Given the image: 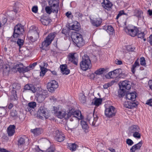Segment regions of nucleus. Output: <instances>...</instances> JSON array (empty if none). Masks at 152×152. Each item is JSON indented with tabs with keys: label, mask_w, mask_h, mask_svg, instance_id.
<instances>
[{
	"label": "nucleus",
	"mask_w": 152,
	"mask_h": 152,
	"mask_svg": "<svg viewBox=\"0 0 152 152\" xmlns=\"http://www.w3.org/2000/svg\"><path fill=\"white\" fill-rule=\"evenodd\" d=\"M69 116L70 122L69 123V128L71 129L76 128L79 124V119L81 118V114L80 111L75 110Z\"/></svg>",
	"instance_id": "obj_1"
},
{
	"label": "nucleus",
	"mask_w": 152,
	"mask_h": 152,
	"mask_svg": "<svg viewBox=\"0 0 152 152\" xmlns=\"http://www.w3.org/2000/svg\"><path fill=\"white\" fill-rule=\"evenodd\" d=\"M74 109H72L70 110L67 114L66 113L65 111L59 110V108L57 107H53V109L52 110V113L55 114L58 118L60 119L64 118L65 119L69 118V116L72 113H73Z\"/></svg>",
	"instance_id": "obj_2"
},
{
	"label": "nucleus",
	"mask_w": 152,
	"mask_h": 152,
	"mask_svg": "<svg viewBox=\"0 0 152 152\" xmlns=\"http://www.w3.org/2000/svg\"><path fill=\"white\" fill-rule=\"evenodd\" d=\"M71 38L74 43L78 47L80 48L85 44V41L82 35L78 32H72Z\"/></svg>",
	"instance_id": "obj_3"
},
{
	"label": "nucleus",
	"mask_w": 152,
	"mask_h": 152,
	"mask_svg": "<svg viewBox=\"0 0 152 152\" xmlns=\"http://www.w3.org/2000/svg\"><path fill=\"white\" fill-rule=\"evenodd\" d=\"M80 65L81 69L84 71H86L91 68V61L87 55H85L82 57V60L80 63Z\"/></svg>",
	"instance_id": "obj_4"
},
{
	"label": "nucleus",
	"mask_w": 152,
	"mask_h": 152,
	"mask_svg": "<svg viewBox=\"0 0 152 152\" xmlns=\"http://www.w3.org/2000/svg\"><path fill=\"white\" fill-rule=\"evenodd\" d=\"M24 26L21 24H17L14 27L13 34V37L14 38H17L20 35L22 34L24 31Z\"/></svg>",
	"instance_id": "obj_5"
},
{
	"label": "nucleus",
	"mask_w": 152,
	"mask_h": 152,
	"mask_svg": "<svg viewBox=\"0 0 152 152\" xmlns=\"http://www.w3.org/2000/svg\"><path fill=\"white\" fill-rule=\"evenodd\" d=\"M57 34L55 32L50 33L46 38L45 40L42 42V45L46 47L49 46Z\"/></svg>",
	"instance_id": "obj_6"
},
{
	"label": "nucleus",
	"mask_w": 152,
	"mask_h": 152,
	"mask_svg": "<svg viewBox=\"0 0 152 152\" xmlns=\"http://www.w3.org/2000/svg\"><path fill=\"white\" fill-rule=\"evenodd\" d=\"M98 118L96 115H94L93 113H91L87 115L86 120L90 125L96 126L98 125V124H96V122Z\"/></svg>",
	"instance_id": "obj_7"
},
{
	"label": "nucleus",
	"mask_w": 152,
	"mask_h": 152,
	"mask_svg": "<svg viewBox=\"0 0 152 152\" xmlns=\"http://www.w3.org/2000/svg\"><path fill=\"white\" fill-rule=\"evenodd\" d=\"M13 88L15 90H13L11 92V95L10 96V100L11 101H16L18 99V97L16 94V90L20 88V86L19 84L16 83H13L12 85Z\"/></svg>",
	"instance_id": "obj_8"
},
{
	"label": "nucleus",
	"mask_w": 152,
	"mask_h": 152,
	"mask_svg": "<svg viewBox=\"0 0 152 152\" xmlns=\"http://www.w3.org/2000/svg\"><path fill=\"white\" fill-rule=\"evenodd\" d=\"M48 96V93L46 91L41 90L37 92V100L39 102H42Z\"/></svg>",
	"instance_id": "obj_9"
},
{
	"label": "nucleus",
	"mask_w": 152,
	"mask_h": 152,
	"mask_svg": "<svg viewBox=\"0 0 152 152\" xmlns=\"http://www.w3.org/2000/svg\"><path fill=\"white\" fill-rule=\"evenodd\" d=\"M0 69H1L4 75H8L10 71V66L7 64L4 63L3 60H0Z\"/></svg>",
	"instance_id": "obj_10"
},
{
	"label": "nucleus",
	"mask_w": 152,
	"mask_h": 152,
	"mask_svg": "<svg viewBox=\"0 0 152 152\" xmlns=\"http://www.w3.org/2000/svg\"><path fill=\"white\" fill-rule=\"evenodd\" d=\"M116 112V111L115 108L113 106H111L106 109L105 111V114L107 117L110 118L114 116Z\"/></svg>",
	"instance_id": "obj_11"
},
{
	"label": "nucleus",
	"mask_w": 152,
	"mask_h": 152,
	"mask_svg": "<svg viewBox=\"0 0 152 152\" xmlns=\"http://www.w3.org/2000/svg\"><path fill=\"white\" fill-rule=\"evenodd\" d=\"M139 30L138 28L135 27H134L132 29L129 28L127 27H126L124 28V31L127 34L133 37L137 35Z\"/></svg>",
	"instance_id": "obj_12"
},
{
	"label": "nucleus",
	"mask_w": 152,
	"mask_h": 152,
	"mask_svg": "<svg viewBox=\"0 0 152 152\" xmlns=\"http://www.w3.org/2000/svg\"><path fill=\"white\" fill-rule=\"evenodd\" d=\"M48 4L53 10V12H55L57 13L58 7V0H49L48 1Z\"/></svg>",
	"instance_id": "obj_13"
},
{
	"label": "nucleus",
	"mask_w": 152,
	"mask_h": 152,
	"mask_svg": "<svg viewBox=\"0 0 152 152\" xmlns=\"http://www.w3.org/2000/svg\"><path fill=\"white\" fill-rule=\"evenodd\" d=\"M54 133L55 138L58 142H61L64 140L65 138V136L61 132L58 130H56Z\"/></svg>",
	"instance_id": "obj_14"
},
{
	"label": "nucleus",
	"mask_w": 152,
	"mask_h": 152,
	"mask_svg": "<svg viewBox=\"0 0 152 152\" xmlns=\"http://www.w3.org/2000/svg\"><path fill=\"white\" fill-rule=\"evenodd\" d=\"M121 70L120 69H118L110 72L105 75V77L107 79L114 78L118 75Z\"/></svg>",
	"instance_id": "obj_15"
},
{
	"label": "nucleus",
	"mask_w": 152,
	"mask_h": 152,
	"mask_svg": "<svg viewBox=\"0 0 152 152\" xmlns=\"http://www.w3.org/2000/svg\"><path fill=\"white\" fill-rule=\"evenodd\" d=\"M58 86V83L55 80H53L48 83V90L50 92H53Z\"/></svg>",
	"instance_id": "obj_16"
},
{
	"label": "nucleus",
	"mask_w": 152,
	"mask_h": 152,
	"mask_svg": "<svg viewBox=\"0 0 152 152\" xmlns=\"http://www.w3.org/2000/svg\"><path fill=\"white\" fill-rule=\"evenodd\" d=\"M37 115L40 117L44 116L46 118H48V111L46 109L44 106H41L37 112Z\"/></svg>",
	"instance_id": "obj_17"
},
{
	"label": "nucleus",
	"mask_w": 152,
	"mask_h": 152,
	"mask_svg": "<svg viewBox=\"0 0 152 152\" xmlns=\"http://www.w3.org/2000/svg\"><path fill=\"white\" fill-rule=\"evenodd\" d=\"M124 106L126 108L132 109L137 106V104L134 102H125L124 104Z\"/></svg>",
	"instance_id": "obj_18"
},
{
	"label": "nucleus",
	"mask_w": 152,
	"mask_h": 152,
	"mask_svg": "<svg viewBox=\"0 0 152 152\" xmlns=\"http://www.w3.org/2000/svg\"><path fill=\"white\" fill-rule=\"evenodd\" d=\"M102 5L103 7L108 10L111 8L113 4L109 0H104L102 3Z\"/></svg>",
	"instance_id": "obj_19"
},
{
	"label": "nucleus",
	"mask_w": 152,
	"mask_h": 152,
	"mask_svg": "<svg viewBox=\"0 0 152 152\" xmlns=\"http://www.w3.org/2000/svg\"><path fill=\"white\" fill-rule=\"evenodd\" d=\"M131 82L127 80H125L123 81L121 83V86L122 88L125 89L129 90L131 88Z\"/></svg>",
	"instance_id": "obj_20"
},
{
	"label": "nucleus",
	"mask_w": 152,
	"mask_h": 152,
	"mask_svg": "<svg viewBox=\"0 0 152 152\" xmlns=\"http://www.w3.org/2000/svg\"><path fill=\"white\" fill-rule=\"evenodd\" d=\"M136 95V93H127L126 94V99L132 101V102L135 101Z\"/></svg>",
	"instance_id": "obj_21"
},
{
	"label": "nucleus",
	"mask_w": 152,
	"mask_h": 152,
	"mask_svg": "<svg viewBox=\"0 0 152 152\" xmlns=\"http://www.w3.org/2000/svg\"><path fill=\"white\" fill-rule=\"evenodd\" d=\"M15 126L14 125H10L8 127L7 129V132L8 135L9 136H12L15 133Z\"/></svg>",
	"instance_id": "obj_22"
},
{
	"label": "nucleus",
	"mask_w": 152,
	"mask_h": 152,
	"mask_svg": "<svg viewBox=\"0 0 152 152\" xmlns=\"http://www.w3.org/2000/svg\"><path fill=\"white\" fill-rule=\"evenodd\" d=\"M36 103L35 102H29L27 105V108H26V111H29L31 113V112L33 111L32 109H34L36 107Z\"/></svg>",
	"instance_id": "obj_23"
},
{
	"label": "nucleus",
	"mask_w": 152,
	"mask_h": 152,
	"mask_svg": "<svg viewBox=\"0 0 152 152\" xmlns=\"http://www.w3.org/2000/svg\"><path fill=\"white\" fill-rule=\"evenodd\" d=\"M61 73L63 74L68 75L70 72V70L67 68L66 64L61 65L60 66Z\"/></svg>",
	"instance_id": "obj_24"
},
{
	"label": "nucleus",
	"mask_w": 152,
	"mask_h": 152,
	"mask_svg": "<svg viewBox=\"0 0 152 152\" xmlns=\"http://www.w3.org/2000/svg\"><path fill=\"white\" fill-rule=\"evenodd\" d=\"M142 144V141L132 146L130 149V151L131 152H135L136 150H140Z\"/></svg>",
	"instance_id": "obj_25"
},
{
	"label": "nucleus",
	"mask_w": 152,
	"mask_h": 152,
	"mask_svg": "<svg viewBox=\"0 0 152 152\" xmlns=\"http://www.w3.org/2000/svg\"><path fill=\"white\" fill-rule=\"evenodd\" d=\"M24 89L26 90H30L33 93H35L36 91L35 87L31 84L26 85L24 86Z\"/></svg>",
	"instance_id": "obj_26"
},
{
	"label": "nucleus",
	"mask_w": 152,
	"mask_h": 152,
	"mask_svg": "<svg viewBox=\"0 0 152 152\" xmlns=\"http://www.w3.org/2000/svg\"><path fill=\"white\" fill-rule=\"evenodd\" d=\"M69 60L76 65L77 64V60L73 53H70L68 57Z\"/></svg>",
	"instance_id": "obj_27"
},
{
	"label": "nucleus",
	"mask_w": 152,
	"mask_h": 152,
	"mask_svg": "<svg viewBox=\"0 0 152 152\" xmlns=\"http://www.w3.org/2000/svg\"><path fill=\"white\" fill-rule=\"evenodd\" d=\"M27 139V138L25 136L20 137L18 140V145L19 146L23 145L25 142L26 140Z\"/></svg>",
	"instance_id": "obj_28"
},
{
	"label": "nucleus",
	"mask_w": 152,
	"mask_h": 152,
	"mask_svg": "<svg viewBox=\"0 0 152 152\" xmlns=\"http://www.w3.org/2000/svg\"><path fill=\"white\" fill-rule=\"evenodd\" d=\"M140 129L137 125H133L129 128V132L131 133H134L137 132H140Z\"/></svg>",
	"instance_id": "obj_29"
},
{
	"label": "nucleus",
	"mask_w": 152,
	"mask_h": 152,
	"mask_svg": "<svg viewBox=\"0 0 152 152\" xmlns=\"http://www.w3.org/2000/svg\"><path fill=\"white\" fill-rule=\"evenodd\" d=\"M126 91L125 90L121 88V87H120V88L118 91V96L120 97H122L124 96L126 94Z\"/></svg>",
	"instance_id": "obj_30"
},
{
	"label": "nucleus",
	"mask_w": 152,
	"mask_h": 152,
	"mask_svg": "<svg viewBox=\"0 0 152 152\" xmlns=\"http://www.w3.org/2000/svg\"><path fill=\"white\" fill-rule=\"evenodd\" d=\"M30 30L31 32L34 33L35 35L37 34L39 35V31L37 27L34 26H32L30 27Z\"/></svg>",
	"instance_id": "obj_31"
},
{
	"label": "nucleus",
	"mask_w": 152,
	"mask_h": 152,
	"mask_svg": "<svg viewBox=\"0 0 152 152\" xmlns=\"http://www.w3.org/2000/svg\"><path fill=\"white\" fill-rule=\"evenodd\" d=\"M31 132L35 135H38L41 134L42 130L40 128H36L34 129H31Z\"/></svg>",
	"instance_id": "obj_32"
},
{
	"label": "nucleus",
	"mask_w": 152,
	"mask_h": 152,
	"mask_svg": "<svg viewBox=\"0 0 152 152\" xmlns=\"http://www.w3.org/2000/svg\"><path fill=\"white\" fill-rule=\"evenodd\" d=\"M139 61L138 59L136 60L133 64L132 65V67L131 68V71L133 73H134L135 72V68L137 66H139Z\"/></svg>",
	"instance_id": "obj_33"
},
{
	"label": "nucleus",
	"mask_w": 152,
	"mask_h": 152,
	"mask_svg": "<svg viewBox=\"0 0 152 152\" xmlns=\"http://www.w3.org/2000/svg\"><path fill=\"white\" fill-rule=\"evenodd\" d=\"M102 22V20L100 19H95L92 21V24L94 26L98 27L100 25Z\"/></svg>",
	"instance_id": "obj_34"
},
{
	"label": "nucleus",
	"mask_w": 152,
	"mask_h": 152,
	"mask_svg": "<svg viewBox=\"0 0 152 152\" xmlns=\"http://www.w3.org/2000/svg\"><path fill=\"white\" fill-rule=\"evenodd\" d=\"M79 100L82 104H84L86 102V96L82 94H80L79 95Z\"/></svg>",
	"instance_id": "obj_35"
},
{
	"label": "nucleus",
	"mask_w": 152,
	"mask_h": 152,
	"mask_svg": "<svg viewBox=\"0 0 152 152\" xmlns=\"http://www.w3.org/2000/svg\"><path fill=\"white\" fill-rule=\"evenodd\" d=\"M134 15L138 18H141L142 15V12L140 10H136L134 11Z\"/></svg>",
	"instance_id": "obj_36"
},
{
	"label": "nucleus",
	"mask_w": 152,
	"mask_h": 152,
	"mask_svg": "<svg viewBox=\"0 0 152 152\" xmlns=\"http://www.w3.org/2000/svg\"><path fill=\"white\" fill-rule=\"evenodd\" d=\"M81 124L82 128L84 130V131L86 132V130L88 128L86 122L84 121H82L81 122Z\"/></svg>",
	"instance_id": "obj_37"
},
{
	"label": "nucleus",
	"mask_w": 152,
	"mask_h": 152,
	"mask_svg": "<svg viewBox=\"0 0 152 152\" xmlns=\"http://www.w3.org/2000/svg\"><path fill=\"white\" fill-rule=\"evenodd\" d=\"M102 101V99L97 98L94 101V102L93 101L92 103H93L94 102V104L96 106H98L101 104Z\"/></svg>",
	"instance_id": "obj_38"
},
{
	"label": "nucleus",
	"mask_w": 152,
	"mask_h": 152,
	"mask_svg": "<svg viewBox=\"0 0 152 152\" xmlns=\"http://www.w3.org/2000/svg\"><path fill=\"white\" fill-rule=\"evenodd\" d=\"M77 145L75 143L70 144L68 145L69 148L72 151L76 150Z\"/></svg>",
	"instance_id": "obj_39"
},
{
	"label": "nucleus",
	"mask_w": 152,
	"mask_h": 152,
	"mask_svg": "<svg viewBox=\"0 0 152 152\" xmlns=\"http://www.w3.org/2000/svg\"><path fill=\"white\" fill-rule=\"evenodd\" d=\"M75 15L77 17L78 19L81 20L82 19V17H83V15L79 12H76L75 14Z\"/></svg>",
	"instance_id": "obj_40"
},
{
	"label": "nucleus",
	"mask_w": 152,
	"mask_h": 152,
	"mask_svg": "<svg viewBox=\"0 0 152 152\" xmlns=\"http://www.w3.org/2000/svg\"><path fill=\"white\" fill-rule=\"evenodd\" d=\"M105 70L104 68H101L96 71L94 73L96 75H101L104 73Z\"/></svg>",
	"instance_id": "obj_41"
},
{
	"label": "nucleus",
	"mask_w": 152,
	"mask_h": 152,
	"mask_svg": "<svg viewBox=\"0 0 152 152\" xmlns=\"http://www.w3.org/2000/svg\"><path fill=\"white\" fill-rule=\"evenodd\" d=\"M47 69L46 68L44 67H41V71L40 72V76L43 77L47 72Z\"/></svg>",
	"instance_id": "obj_42"
},
{
	"label": "nucleus",
	"mask_w": 152,
	"mask_h": 152,
	"mask_svg": "<svg viewBox=\"0 0 152 152\" xmlns=\"http://www.w3.org/2000/svg\"><path fill=\"white\" fill-rule=\"evenodd\" d=\"M6 113V110L4 107H0V117L4 116Z\"/></svg>",
	"instance_id": "obj_43"
},
{
	"label": "nucleus",
	"mask_w": 152,
	"mask_h": 152,
	"mask_svg": "<svg viewBox=\"0 0 152 152\" xmlns=\"http://www.w3.org/2000/svg\"><path fill=\"white\" fill-rule=\"evenodd\" d=\"M70 28L72 30L76 31H78L80 29V28L78 25H75V24L72 25Z\"/></svg>",
	"instance_id": "obj_44"
},
{
	"label": "nucleus",
	"mask_w": 152,
	"mask_h": 152,
	"mask_svg": "<svg viewBox=\"0 0 152 152\" xmlns=\"http://www.w3.org/2000/svg\"><path fill=\"white\" fill-rule=\"evenodd\" d=\"M39 38V35H35L33 36H31L29 37L30 40L32 42H33L36 41Z\"/></svg>",
	"instance_id": "obj_45"
},
{
	"label": "nucleus",
	"mask_w": 152,
	"mask_h": 152,
	"mask_svg": "<svg viewBox=\"0 0 152 152\" xmlns=\"http://www.w3.org/2000/svg\"><path fill=\"white\" fill-rule=\"evenodd\" d=\"M10 115L13 118H16L18 117V113L15 110H12L10 113Z\"/></svg>",
	"instance_id": "obj_46"
},
{
	"label": "nucleus",
	"mask_w": 152,
	"mask_h": 152,
	"mask_svg": "<svg viewBox=\"0 0 152 152\" xmlns=\"http://www.w3.org/2000/svg\"><path fill=\"white\" fill-rule=\"evenodd\" d=\"M23 66V64L20 63L16 64L15 66H14L13 67V69L17 70L18 71L21 68H22V66Z\"/></svg>",
	"instance_id": "obj_47"
},
{
	"label": "nucleus",
	"mask_w": 152,
	"mask_h": 152,
	"mask_svg": "<svg viewBox=\"0 0 152 152\" xmlns=\"http://www.w3.org/2000/svg\"><path fill=\"white\" fill-rule=\"evenodd\" d=\"M42 24L45 26H47L50 23V20L47 18V19H43L42 20Z\"/></svg>",
	"instance_id": "obj_48"
},
{
	"label": "nucleus",
	"mask_w": 152,
	"mask_h": 152,
	"mask_svg": "<svg viewBox=\"0 0 152 152\" xmlns=\"http://www.w3.org/2000/svg\"><path fill=\"white\" fill-rule=\"evenodd\" d=\"M145 35V34L144 32H141L139 30L137 35L138 37L139 38H143Z\"/></svg>",
	"instance_id": "obj_49"
},
{
	"label": "nucleus",
	"mask_w": 152,
	"mask_h": 152,
	"mask_svg": "<svg viewBox=\"0 0 152 152\" xmlns=\"http://www.w3.org/2000/svg\"><path fill=\"white\" fill-rule=\"evenodd\" d=\"M45 10L46 12L48 14H50L52 12H53V10L50 7L46 6L45 8Z\"/></svg>",
	"instance_id": "obj_50"
},
{
	"label": "nucleus",
	"mask_w": 152,
	"mask_h": 152,
	"mask_svg": "<svg viewBox=\"0 0 152 152\" xmlns=\"http://www.w3.org/2000/svg\"><path fill=\"white\" fill-rule=\"evenodd\" d=\"M17 43L19 46L20 48L23 44V40L21 39H18L17 42Z\"/></svg>",
	"instance_id": "obj_51"
},
{
	"label": "nucleus",
	"mask_w": 152,
	"mask_h": 152,
	"mask_svg": "<svg viewBox=\"0 0 152 152\" xmlns=\"http://www.w3.org/2000/svg\"><path fill=\"white\" fill-rule=\"evenodd\" d=\"M140 64L143 66H145L146 64L145 63V58L143 57H141L140 59Z\"/></svg>",
	"instance_id": "obj_52"
},
{
	"label": "nucleus",
	"mask_w": 152,
	"mask_h": 152,
	"mask_svg": "<svg viewBox=\"0 0 152 152\" xmlns=\"http://www.w3.org/2000/svg\"><path fill=\"white\" fill-rule=\"evenodd\" d=\"M107 31L108 32L110 33V34H112L114 31V29L111 26H108Z\"/></svg>",
	"instance_id": "obj_53"
},
{
	"label": "nucleus",
	"mask_w": 152,
	"mask_h": 152,
	"mask_svg": "<svg viewBox=\"0 0 152 152\" xmlns=\"http://www.w3.org/2000/svg\"><path fill=\"white\" fill-rule=\"evenodd\" d=\"M140 132H137L133 134V136L135 138L140 139L141 137V134L139 133Z\"/></svg>",
	"instance_id": "obj_54"
},
{
	"label": "nucleus",
	"mask_w": 152,
	"mask_h": 152,
	"mask_svg": "<svg viewBox=\"0 0 152 152\" xmlns=\"http://www.w3.org/2000/svg\"><path fill=\"white\" fill-rule=\"evenodd\" d=\"M113 85L112 83H107L103 85L104 88L105 89H107L109 87L112 86Z\"/></svg>",
	"instance_id": "obj_55"
},
{
	"label": "nucleus",
	"mask_w": 152,
	"mask_h": 152,
	"mask_svg": "<svg viewBox=\"0 0 152 152\" xmlns=\"http://www.w3.org/2000/svg\"><path fill=\"white\" fill-rule=\"evenodd\" d=\"M123 14L125 15H126V14H125L124 13V11L123 10H121V11H120L119 12L118 14V15H117V16L116 19H118L120 16H121Z\"/></svg>",
	"instance_id": "obj_56"
},
{
	"label": "nucleus",
	"mask_w": 152,
	"mask_h": 152,
	"mask_svg": "<svg viewBox=\"0 0 152 152\" xmlns=\"http://www.w3.org/2000/svg\"><path fill=\"white\" fill-rule=\"evenodd\" d=\"M126 142L129 145H132L134 143L133 142L131 139H129L126 140Z\"/></svg>",
	"instance_id": "obj_57"
},
{
	"label": "nucleus",
	"mask_w": 152,
	"mask_h": 152,
	"mask_svg": "<svg viewBox=\"0 0 152 152\" xmlns=\"http://www.w3.org/2000/svg\"><path fill=\"white\" fill-rule=\"evenodd\" d=\"M146 104L150 106H152V99H151L147 101Z\"/></svg>",
	"instance_id": "obj_58"
},
{
	"label": "nucleus",
	"mask_w": 152,
	"mask_h": 152,
	"mask_svg": "<svg viewBox=\"0 0 152 152\" xmlns=\"http://www.w3.org/2000/svg\"><path fill=\"white\" fill-rule=\"evenodd\" d=\"M32 11L34 13H37L38 11L37 7L35 6H34L32 8Z\"/></svg>",
	"instance_id": "obj_59"
},
{
	"label": "nucleus",
	"mask_w": 152,
	"mask_h": 152,
	"mask_svg": "<svg viewBox=\"0 0 152 152\" xmlns=\"http://www.w3.org/2000/svg\"><path fill=\"white\" fill-rule=\"evenodd\" d=\"M115 63L117 65H121L122 64V61L117 59L115 60Z\"/></svg>",
	"instance_id": "obj_60"
},
{
	"label": "nucleus",
	"mask_w": 152,
	"mask_h": 152,
	"mask_svg": "<svg viewBox=\"0 0 152 152\" xmlns=\"http://www.w3.org/2000/svg\"><path fill=\"white\" fill-rule=\"evenodd\" d=\"M24 70V67L23 66H22V68H21L18 70V71L20 73H24L25 72Z\"/></svg>",
	"instance_id": "obj_61"
},
{
	"label": "nucleus",
	"mask_w": 152,
	"mask_h": 152,
	"mask_svg": "<svg viewBox=\"0 0 152 152\" xmlns=\"http://www.w3.org/2000/svg\"><path fill=\"white\" fill-rule=\"evenodd\" d=\"M61 32L62 34H65L66 35H67L68 34V32L66 29H63L61 31Z\"/></svg>",
	"instance_id": "obj_62"
},
{
	"label": "nucleus",
	"mask_w": 152,
	"mask_h": 152,
	"mask_svg": "<svg viewBox=\"0 0 152 152\" xmlns=\"http://www.w3.org/2000/svg\"><path fill=\"white\" fill-rule=\"evenodd\" d=\"M45 152H54V150L53 148H50L46 150Z\"/></svg>",
	"instance_id": "obj_63"
},
{
	"label": "nucleus",
	"mask_w": 152,
	"mask_h": 152,
	"mask_svg": "<svg viewBox=\"0 0 152 152\" xmlns=\"http://www.w3.org/2000/svg\"><path fill=\"white\" fill-rule=\"evenodd\" d=\"M148 41L151 45L152 46V35H151L149 37Z\"/></svg>",
	"instance_id": "obj_64"
}]
</instances>
